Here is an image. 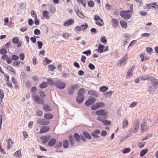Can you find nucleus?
Instances as JSON below:
<instances>
[{
	"label": "nucleus",
	"instance_id": "obj_1",
	"mask_svg": "<svg viewBox=\"0 0 158 158\" xmlns=\"http://www.w3.org/2000/svg\"><path fill=\"white\" fill-rule=\"evenodd\" d=\"M108 111L106 110L101 109L97 111L96 112V114L99 116L102 117L103 118H106Z\"/></svg>",
	"mask_w": 158,
	"mask_h": 158
},
{
	"label": "nucleus",
	"instance_id": "obj_2",
	"mask_svg": "<svg viewBox=\"0 0 158 158\" xmlns=\"http://www.w3.org/2000/svg\"><path fill=\"white\" fill-rule=\"evenodd\" d=\"M54 86L57 88L63 89L65 87V84L61 81L57 80L54 82Z\"/></svg>",
	"mask_w": 158,
	"mask_h": 158
},
{
	"label": "nucleus",
	"instance_id": "obj_3",
	"mask_svg": "<svg viewBox=\"0 0 158 158\" xmlns=\"http://www.w3.org/2000/svg\"><path fill=\"white\" fill-rule=\"evenodd\" d=\"M104 119L100 116L97 117L96 118L98 121L102 123L104 125H110L111 124V122L110 121L105 120Z\"/></svg>",
	"mask_w": 158,
	"mask_h": 158
},
{
	"label": "nucleus",
	"instance_id": "obj_4",
	"mask_svg": "<svg viewBox=\"0 0 158 158\" xmlns=\"http://www.w3.org/2000/svg\"><path fill=\"white\" fill-rule=\"evenodd\" d=\"M151 7L153 8L155 10H158V5L156 2H153L149 3L147 5L146 8L147 9H150Z\"/></svg>",
	"mask_w": 158,
	"mask_h": 158
},
{
	"label": "nucleus",
	"instance_id": "obj_5",
	"mask_svg": "<svg viewBox=\"0 0 158 158\" xmlns=\"http://www.w3.org/2000/svg\"><path fill=\"white\" fill-rule=\"evenodd\" d=\"M120 15L125 19H128L131 17L129 14L126 11H122L120 12Z\"/></svg>",
	"mask_w": 158,
	"mask_h": 158
},
{
	"label": "nucleus",
	"instance_id": "obj_6",
	"mask_svg": "<svg viewBox=\"0 0 158 158\" xmlns=\"http://www.w3.org/2000/svg\"><path fill=\"white\" fill-rule=\"evenodd\" d=\"M37 123L40 125H45L49 124L50 122L48 121H46L44 119H38L36 122Z\"/></svg>",
	"mask_w": 158,
	"mask_h": 158
},
{
	"label": "nucleus",
	"instance_id": "obj_7",
	"mask_svg": "<svg viewBox=\"0 0 158 158\" xmlns=\"http://www.w3.org/2000/svg\"><path fill=\"white\" fill-rule=\"evenodd\" d=\"M34 97V100L38 104L43 103L44 102V100L42 99H41L40 97L38 95H36L35 96H33Z\"/></svg>",
	"mask_w": 158,
	"mask_h": 158
},
{
	"label": "nucleus",
	"instance_id": "obj_8",
	"mask_svg": "<svg viewBox=\"0 0 158 158\" xmlns=\"http://www.w3.org/2000/svg\"><path fill=\"white\" fill-rule=\"evenodd\" d=\"M75 12L78 16L81 19H84L85 18L84 15L81 12L79 8H77L75 10Z\"/></svg>",
	"mask_w": 158,
	"mask_h": 158
},
{
	"label": "nucleus",
	"instance_id": "obj_9",
	"mask_svg": "<svg viewBox=\"0 0 158 158\" xmlns=\"http://www.w3.org/2000/svg\"><path fill=\"white\" fill-rule=\"evenodd\" d=\"M56 139L55 138L51 139L48 141V146L50 147H53L56 142Z\"/></svg>",
	"mask_w": 158,
	"mask_h": 158
},
{
	"label": "nucleus",
	"instance_id": "obj_10",
	"mask_svg": "<svg viewBox=\"0 0 158 158\" xmlns=\"http://www.w3.org/2000/svg\"><path fill=\"white\" fill-rule=\"evenodd\" d=\"M149 129V127H148L146 124V123L145 121H144L142 122L141 129L142 131H147Z\"/></svg>",
	"mask_w": 158,
	"mask_h": 158
},
{
	"label": "nucleus",
	"instance_id": "obj_11",
	"mask_svg": "<svg viewBox=\"0 0 158 158\" xmlns=\"http://www.w3.org/2000/svg\"><path fill=\"white\" fill-rule=\"evenodd\" d=\"M96 99L94 98H92L87 100L85 102L86 106H89L94 103Z\"/></svg>",
	"mask_w": 158,
	"mask_h": 158
},
{
	"label": "nucleus",
	"instance_id": "obj_12",
	"mask_svg": "<svg viewBox=\"0 0 158 158\" xmlns=\"http://www.w3.org/2000/svg\"><path fill=\"white\" fill-rule=\"evenodd\" d=\"M150 79L153 83V86L154 88H158V80L153 77L151 78Z\"/></svg>",
	"mask_w": 158,
	"mask_h": 158
},
{
	"label": "nucleus",
	"instance_id": "obj_13",
	"mask_svg": "<svg viewBox=\"0 0 158 158\" xmlns=\"http://www.w3.org/2000/svg\"><path fill=\"white\" fill-rule=\"evenodd\" d=\"M111 23L112 26L114 28H117L118 25V21L115 19H113L112 20Z\"/></svg>",
	"mask_w": 158,
	"mask_h": 158
},
{
	"label": "nucleus",
	"instance_id": "obj_14",
	"mask_svg": "<svg viewBox=\"0 0 158 158\" xmlns=\"http://www.w3.org/2000/svg\"><path fill=\"white\" fill-rule=\"evenodd\" d=\"M127 55L121 58L118 63V65L120 66L122 63L125 62L127 58Z\"/></svg>",
	"mask_w": 158,
	"mask_h": 158
},
{
	"label": "nucleus",
	"instance_id": "obj_15",
	"mask_svg": "<svg viewBox=\"0 0 158 158\" xmlns=\"http://www.w3.org/2000/svg\"><path fill=\"white\" fill-rule=\"evenodd\" d=\"M74 22V20L73 19H70L68 20L64 23V26H68L72 24Z\"/></svg>",
	"mask_w": 158,
	"mask_h": 158
},
{
	"label": "nucleus",
	"instance_id": "obj_16",
	"mask_svg": "<svg viewBox=\"0 0 158 158\" xmlns=\"http://www.w3.org/2000/svg\"><path fill=\"white\" fill-rule=\"evenodd\" d=\"M44 117L46 119H51L53 118V115L50 113H46L44 114Z\"/></svg>",
	"mask_w": 158,
	"mask_h": 158
},
{
	"label": "nucleus",
	"instance_id": "obj_17",
	"mask_svg": "<svg viewBox=\"0 0 158 158\" xmlns=\"http://www.w3.org/2000/svg\"><path fill=\"white\" fill-rule=\"evenodd\" d=\"M50 128L48 127L45 126L41 128L40 130V133H43L49 131Z\"/></svg>",
	"mask_w": 158,
	"mask_h": 158
},
{
	"label": "nucleus",
	"instance_id": "obj_18",
	"mask_svg": "<svg viewBox=\"0 0 158 158\" xmlns=\"http://www.w3.org/2000/svg\"><path fill=\"white\" fill-rule=\"evenodd\" d=\"M139 122L138 120H136L134 123L133 127L135 128V131H137L139 127Z\"/></svg>",
	"mask_w": 158,
	"mask_h": 158
},
{
	"label": "nucleus",
	"instance_id": "obj_19",
	"mask_svg": "<svg viewBox=\"0 0 158 158\" xmlns=\"http://www.w3.org/2000/svg\"><path fill=\"white\" fill-rule=\"evenodd\" d=\"M43 110L45 111H52V109L51 108L50 106L49 105H45L43 109Z\"/></svg>",
	"mask_w": 158,
	"mask_h": 158
},
{
	"label": "nucleus",
	"instance_id": "obj_20",
	"mask_svg": "<svg viewBox=\"0 0 158 158\" xmlns=\"http://www.w3.org/2000/svg\"><path fill=\"white\" fill-rule=\"evenodd\" d=\"M51 135H45L43 139V143L44 144L46 143L49 139Z\"/></svg>",
	"mask_w": 158,
	"mask_h": 158
},
{
	"label": "nucleus",
	"instance_id": "obj_21",
	"mask_svg": "<svg viewBox=\"0 0 158 158\" xmlns=\"http://www.w3.org/2000/svg\"><path fill=\"white\" fill-rule=\"evenodd\" d=\"M85 90L83 88H81L78 92V95L79 97L81 96L84 97V94L85 92Z\"/></svg>",
	"mask_w": 158,
	"mask_h": 158
},
{
	"label": "nucleus",
	"instance_id": "obj_22",
	"mask_svg": "<svg viewBox=\"0 0 158 158\" xmlns=\"http://www.w3.org/2000/svg\"><path fill=\"white\" fill-rule=\"evenodd\" d=\"M84 97L81 96L78 97V95H77L76 98V100L79 103H81L84 100Z\"/></svg>",
	"mask_w": 158,
	"mask_h": 158
},
{
	"label": "nucleus",
	"instance_id": "obj_23",
	"mask_svg": "<svg viewBox=\"0 0 158 158\" xmlns=\"http://www.w3.org/2000/svg\"><path fill=\"white\" fill-rule=\"evenodd\" d=\"M83 134L84 136L88 139H91V136L87 131H84L83 132Z\"/></svg>",
	"mask_w": 158,
	"mask_h": 158
},
{
	"label": "nucleus",
	"instance_id": "obj_24",
	"mask_svg": "<svg viewBox=\"0 0 158 158\" xmlns=\"http://www.w3.org/2000/svg\"><path fill=\"white\" fill-rule=\"evenodd\" d=\"M129 124V122L127 119H125L123 122L122 127L123 129L127 128Z\"/></svg>",
	"mask_w": 158,
	"mask_h": 158
},
{
	"label": "nucleus",
	"instance_id": "obj_25",
	"mask_svg": "<svg viewBox=\"0 0 158 158\" xmlns=\"http://www.w3.org/2000/svg\"><path fill=\"white\" fill-rule=\"evenodd\" d=\"M74 139L77 143L80 142L81 135H80L77 133H75L74 134Z\"/></svg>",
	"mask_w": 158,
	"mask_h": 158
},
{
	"label": "nucleus",
	"instance_id": "obj_26",
	"mask_svg": "<svg viewBox=\"0 0 158 158\" xmlns=\"http://www.w3.org/2000/svg\"><path fill=\"white\" fill-rule=\"evenodd\" d=\"M7 142L8 143V149H10L12 147L13 142L10 139H8L7 140Z\"/></svg>",
	"mask_w": 158,
	"mask_h": 158
},
{
	"label": "nucleus",
	"instance_id": "obj_27",
	"mask_svg": "<svg viewBox=\"0 0 158 158\" xmlns=\"http://www.w3.org/2000/svg\"><path fill=\"white\" fill-rule=\"evenodd\" d=\"M104 46L102 45H99L98 49L97 50V52H99L100 53H102L104 52Z\"/></svg>",
	"mask_w": 158,
	"mask_h": 158
},
{
	"label": "nucleus",
	"instance_id": "obj_28",
	"mask_svg": "<svg viewBox=\"0 0 158 158\" xmlns=\"http://www.w3.org/2000/svg\"><path fill=\"white\" fill-rule=\"evenodd\" d=\"M69 140L70 145L71 146H73L74 144L75 141L73 139V136L71 135H70L69 136Z\"/></svg>",
	"mask_w": 158,
	"mask_h": 158
},
{
	"label": "nucleus",
	"instance_id": "obj_29",
	"mask_svg": "<svg viewBox=\"0 0 158 158\" xmlns=\"http://www.w3.org/2000/svg\"><path fill=\"white\" fill-rule=\"evenodd\" d=\"M108 88L107 87L104 86L101 87L99 88L100 91L101 92H104L107 90Z\"/></svg>",
	"mask_w": 158,
	"mask_h": 158
},
{
	"label": "nucleus",
	"instance_id": "obj_30",
	"mask_svg": "<svg viewBox=\"0 0 158 158\" xmlns=\"http://www.w3.org/2000/svg\"><path fill=\"white\" fill-rule=\"evenodd\" d=\"M51 60H50L47 58H45V60H43V63L44 65H46L48 64L51 63Z\"/></svg>",
	"mask_w": 158,
	"mask_h": 158
},
{
	"label": "nucleus",
	"instance_id": "obj_31",
	"mask_svg": "<svg viewBox=\"0 0 158 158\" xmlns=\"http://www.w3.org/2000/svg\"><path fill=\"white\" fill-rule=\"evenodd\" d=\"M63 146L64 148H67L69 146V142L66 139H65L63 140Z\"/></svg>",
	"mask_w": 158,
	"mask_h": 158
},
{
	"label": "nucleus",
	"instance_id": "obj_32",
	"mask_svg": "<svg viewBox=\"0 0 158 158\" xmlns=\"http://www.w3.org/2000/svg\"><path fill=\"white\" fill-rule=\"evenodd\" d=\"M120 23L121 25L124 28H127V23L124 21H120Z\"/></svg>",
	"mask_w": 158,
	"mask_h": 158
},
{
	"label": "nucleus",
	"instance_id": "obj_33",
	"mask_svg": "<svg viewBox=\"0 0 158 158\" xmlns=\"http://www.w3.org/2000/svg\"><path fill=\"white\" fill-rule=\"evenodd\" d=\"M48 67V70L51 71H53L56 69V67L53 64H50Z\"/></svg>",
	"mask_w": 158,
	"mask_h": 158
},
{
	"label": "nucleus",
	"instance_id": "obj_34",
	"mask_svg": "<svg viewBox=\"0 0 158 158\" xmlns=\"http://www.w3.org/2000/svg\"><path fill=\"white\" fill-rule=\"evenodd\" d=\"M148 149H145L142 150L140 153V156H144L148 152Z\"/></svg>",
	"mask_w": 158,
	"mask_h": 158
},
{
	"label": "nucleus",
	"instance_id": "obj_35",
	"mask_svg": "<svg viewBox=\"0 0 158 158\" xmlns=\"http://www.w3.org/2000/svg\"><path fill=\"white\" fill-rule=\"evenodd\" d=\"M148 91L150 94L154 93L155 91V88L153 86L149 87L148 89Z\"/></svg>",
	"mask_w": 158,
	"mask_h": 158
},
{
	"label": "nucleus",
	"instance_id": "obj_36",
	"mask_svg": "<svg viewBox=\"0 0 158 158\" xmlns=\"http://www.w3.org/2000/svg\"><path fill=\"white\" fill-rule=\"evenodd\" d=\"M88 94L90 95H94L96 97L98 96L97 93L95 91L91 90L88 91Z\"/></svg>",
	"mask_w": 158,
	"mask_h": 158
},
{
	"label": "nucleus",
	"instance_id": "obj_37",
	"mask_svg": "<svg viewBox=\"0 0 158 158\" xmlns=\"http://www.w3.org/2000/svg\"><path fill=\"white\" fill-rule=\"evenodd\" d=\"M47 82L48 84L51 86L54 85V82L51 78H48L47 79Z\"/></svg>",
	"mask_w": 158,
	"mask_h": 158
},
{
	"label": "nucleus",
	"instance_id": "obj_38",
	"mask_svg": "<svg viewBox=\"0 0 158 158\" xmlns=\"http://www.w3.org/2000/svg\"><path fill=\"white\" fill-rule=\"evenodd\" d=\"M8 70L12 73L15 75L16 74V72L14 69L10 66H8L7 68Z\"/></svg>",
	"mask_w": 158,
	"mask_h": 158
},
{
	"label": "nucleus",
	"instance_id": "obj_39",
	"mask_svg": "<svg viewBox=\"0 0 158 158\" xmlns=\"http://www.w3.org/2000/svg\"><path fill=\"white\" fill-rule=\"evenodd\" d=\"M74 89H73V88L71 87V88H69L68 89V94L70 95H72L74 93Z\"/></svg>",
	"mask_w": 158,
	"mask_h": 158
},
{
	"label": "nucleus",
	"instance_id": "obj_40",
	"mask_svg": "<svg viewBox=\"0 0 158 158\" xmlns=\"http://www.w3.org/2000/svg\"><path fill=\"white\" fill-rule=\"evenodd\" d=\"M62 146V143L61 142H57L55 146V148H59Z\"/></svg>",
	"mask_w": 158,
	"mask_h": 158
},
{
	"label": "nucleus",
	"instance_id": "obj_41",
	"mask_svg": "<svg viewBox=\"0 0 158 158\" xmlns=\"http://www.w3.org/2000/svg\"><path fill=\"white\" fill-rule=\"evenodd\" d=\"M48 86L46 82H43L40 85V87L41 88L43 89L46 87Z\"/></svg>",
	"mask_w": 158,
	"mask_h": 158
},
{
	"label": "nucleus",
	"instance_id": "obj_42",
	"mask_svg": "<svg viewBox=\"0 0 158 158\" xmlns=\"http://www.w3.org/2000/svg\"><path fill=\"white\" fill-rule=\"evenodd\" d=\"M131 151V149L130 148H125L123 149L122 150L123 153L126 154L128 153Z\"/></svg>",
	"mask_w": 158,
	"mask_h": 158
},
{
	"label": "nucleus",
	"instance_id": "obj_43",
	"mask_svg": "<svg viewBox=\"0 0 158 158\" xmlns=\"http://www.w3.org/2000/svg\"><path fill=\"white\" fill-rule=\"evenodd\" d=\"M98 108H103L105 106V104L102 102H98L96 103Z\"/></svg>",
	"mask_w": 158,
	"mask_h": 158
},
{
	"label": "nucleus",
	"instance_id": "obj_44",
	"mask_svg": "<svg viewBox=\"0 0 158 158\" xmlns=\"http://www.w3.org/2000/svg\"><path fill=\"white\" fill-rule=\"evenodd\" d=\"M12 42L14 44H17L19 42V39L17 37H14L12 40Z\"/></svg>",
	"mask_w": 158,
	"mask_h": 158
},
{
	"label": "nucleus",
	"instance_id": "obj_45",
	"mask_svg": "<svg viewBox=\"0 0 158 158\" xmlns=\"http://www.w3.org/2000/svg\"><path fill=\"white\" fill-rule=\"evenodd\" d=\"M15 155L17 157H20L22 156L21 151L19 150L16 151L15 153Z\"/></svg>",
	"mask_w": 158,
	"mask_h": 158
},
{
	"label": "nucleus",
	"instance_id": "obj_46",
	"mask_svg": "<svg viewBox=\"0 0 158 158\" xmlns=\"http://www.w3.org/2000/svg\"><path fill=\"white\" fill-rule=\"evenodd\" d=\"M101 41L103 44L106 43L107 41L106 37L105 36H103L101 38Z\"/></svg>",
	"mask_w": 158,
	"mask_h": 158
},
{
	"label": "nucleus",
	"instance_id": "obj_47",
	"mask_svg": "<svg viewBox=\"0 0 158 158\" xmlns=\"http://www.w3.org/2000/svg\"><path fill=\"white\" fill-rule=\"evenodd\" d=\"M7 52V51L4 48H1L0 50V53L2 55L3 54L5 55V54H6Z\"/></svg>",
	"mask_w": 158,
	"mask_h": 158
},
{
	"label": "nucleus",
	"instance_id": "obj_48",
	"mask_svg": "<svg viewBox=\"0 0 158 158\" xmlns=\"http://www.w3.org/2000/svg\"><path fill=\"white\" fill-rule=\"evenodd\" d=\"M36 114L39 116H41L43 114V111L41 110H38L36 111Z\"/></svg>",
	"mask_w": 158,
	"mask_h": 158
},
{
	"label": "nucleus",
	"instance_id": "obj_49",
	"mask_svg": "<svg viewBox=\"0 0 158 158\" xmlns=\"http://www.w3.org/2000/svg\"><path fill=\"white\" fill-rule=\"evenodd\" d=\"M88 5L89 7H92L94 6V3L92 1H90L88 2Z\"/></svg>",
	"mask_w": 158,
	"mask_h": 158
},
{
	"label": "nucleus",
	"instance_id": "obj_50",
	"mask_svg": "<svg viewBox=\"0 0 158 158\" xmlns=\"http://www.w3.org/2000/svg\"><path fill=\"white\" fill-rule=\"evenodd\" d=\"M34 33L35 35H39L40 34L41 32L39 29H36L34 31Z\"/></svg>",
	"mask_w": 158,
	"mask_h": 158
},
{
	"label": "nucleus",
	"instance_id": "obj_51",
	"mask_svg": "<svg viewBox=\"0 0 158 158\" xmlns=\"http://www.w3.org/2000/svg\"><path fill=\"white\" fill-rule=\"evenodd\" d=\"M113 92V91H110L106 93L105 94V97H108L110 96H111L112 95Z\"/></svg>",
	"mask_w": 158,
	"mask_h": 158
},
{
	"label": "nucleus",
	"instance_id": "obj_52",
	"mask_svg": "<svg viewBox=\"0 0 158 158\" xmlns=\"http://www.w3.org/2000/svg\"><path fill=\"white\" fill-rule=\"evenodd\" d=\"M88 66L89 68L92 70H94L95 68V66L92 63H89Z\"/></svg>",
	"mask_w": 158,
	"mask_h": 158
},
{
	"label": "nucleus",
	"instance_id": "obj_53",
	"mask_svg": "<svg viewBox=\"0 0 158 158\" xmlns=\"http://www.w3.org/2000/svg\"><path fill=\"white\" fill-rule=\"evenodd\" d=\"M43 16L47 19L49 18V17L48 16V15L47 11H43Z\"/></svg>",
	"mask_w": 158,
	"mask_h": 158
},
{
	"label": "nucleus",
	"instance_id": "obj_54",
	"mask_svg": "<svg viewBox=\"0 0 158 158\" xmlns=\"http://www.w3.org/2000/svg\"><path fill=\"white\" fill-rule=\"evenodd\" d=\"M106 9L108 10H110L112 9L111 6L109 4H106Z\"/></svg>",
	"mask_w": 158,
	"mask_h": 158
},
{
	"label": "nucleus",
	"instance_id": "obj_55",
	"mask_svg": "<svg viewBox=\"0 0 158 158\" xmlns=\"http://www.w3.org/2000/svg\"><path fill=\"white\" fill-rule=\"evenodd\" d=\"M88 25L87 23H85V25H81L80 26L81 30H84L86 29L88 27Z\"/></svg>",
	"mask_w": 158,
	"mask_h": 158
},
{
	"label": "nucleus",
	"instance_id": "obj_56",
	"mask_svg": "<svg viewBox=\"0 0 158 158\" xmlns=\"http://www.w3.org/2000/svg\"><path fill=\"white\" fill-rule=\"evenodd\" d=\"M82 53L83 54H85L86 56L90 55L91 54V52L90 50H88L86 51L83 52Z\"/></svg>",
	"mask_w": 158,
	"mask_h": 158
},
{
	"label": "nucleus",
	"instance_id": "obj_57",
	"mask_svg": "<svg viewBox=\"0 0 158 158\" xmlns=\"http://www.w3.org/2000/svg\"><path fill=\"white\" fill-rule=\"evenodd\" d=\"M138 103V102H133L130 104L129 106L131 108L133 107L136 106Z\"/></svg>",
	"mask_w": 158,
	"mask_h": 158
},
{
	"label": "nucleus",
	"instance_id": "obj_58",
	"mask_svg": "<svg viewBox=\"0 0 158 158\" xmlns=\"http://www.w3.org/2000/svg\"><path fill=\"white\" fill-rule=\"evenodd\" d=\"M145 145V143L144 142H141L139 143L138 144V146L140 148H143Z\"/></svg>",
	"mask_w": 158,
	"mask_h": 158
},
{
	"label": "nucleus",
	"instance_id": "obj_59",
	"mask_svg": "<svg viewBox=\"0 0 158 158\" xmlns=\"http://www.w3.org/2000/svg\"><path fill=\"white\" fill-rule=\"evenodd\" d=\"M98 108H99L97 106V105L96 103L94 104L91 106V109L92 110H96L98 109Z\"/></svg>",
	"mask_w": 158,
	"mask_h": 158
},
{
	"label": "nucleus",
	"instance_id": "obj_60",
	"mask_svg": "<svg viewBox=\"0 0 158 158\" xmlns=\"http://www.w3.org/2000/svg\"><path fill=\"white\" fill-rule=\"evenodd\" d=\"M31 16L33 17H34L35 18L37 17V16L34 10H32L31 13Z\"/></svg>",
	"mask_w": 158,
	"mask_h": 158
},
{
	"label": "nucleus",
	"instance_id": "obj_61",
	"mask_svg": "<svg viewBox=\"0 0 158 158\" xmlns=\"http://www.w3.org/2000/svg\"><path fill=\"white\" fill-rule=\"evenodd\" d=\"M19 59V57L15 55H13L11 56V59L14 60H18Z\"/></svg>",
	"mask_w": 158,
	"mask_h": 158
},
{
	"label": "nucleus",
	"instance_id": "obj_62",
	"mask_svg": "<svg viewBox=\"0 0 158 158\" xmlns=\"http://www.w3.org/2000/svg\"><path fill=\"white\" fill-rule=\"evenodd\" d=\"M4 94L3 90L0 88V98L2 99L3 98Z\"/></svg>",
	"mask_w": 158,
	"mask_h": 158
},
{
	"label": "nucleus",
	"instance_id": "obj_63",
	"mask_svg": "<svg viewBox=\"0 0 158 158\" xmlns=\"http://www.w3.org/2000/svg\"><path fill=\"white\" fill-rule=\"evenodd\" d=\"M34 23V22L31 19H29L28 20V25L30 26H32Z\"/></svg>",
	"mask_w": 158,
	"mask_h": 158
},
{
	"label": "nucleus",
	"instance_id": "obj_64",
	"mask_svg": "<svg viewBox=\"0 0 158 158\" xmlns=\"http://www.w3.org/2000/svg\"><path fill=\"white\" fill-rule=\"evenodd\" d=\"M39 94L40 96L42 98H44L45 96V94L44 92L43 91H40L39 93Z\"/></svg>",
	"mask_w": 158,
	"mask_h": 158
}]
</instances>
